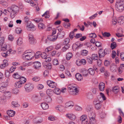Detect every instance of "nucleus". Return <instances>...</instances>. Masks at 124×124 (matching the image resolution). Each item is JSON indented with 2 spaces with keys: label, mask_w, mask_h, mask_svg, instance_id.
Returning a JSON list of instances; mask_svg holds the SVG:
<instances>
[{
  "label": "nucleus",
  "mask_w": 124,
  "mask_h": 124,
  "mask_svg": "<svg viewBox=\"0 0 124 124\" xmlns=\"http://www.w3.org/2000/svg\"><path fill=\"white\" fill-rule=\"evenodd\" d=\"M68 87L69 93L70 94L74 95L78 94L79 90L75 85L73 84H69Z\"/></svg>",
  "instance_id": "f257e3e1"
},
{
  "label": "nucleus",
  "mask_w": 124,
  "mask_h": 124,
  "mask_svg": "<svg viewBox=\"0 0 124 124\" xmlns=\"http://www.w3.org/2000/svg\"><path fill=\"white\" fill-rule=\"evenodd\" d=\"M19 10V7L15 5H13L7 8L8 11L11 13L10 16L12 18L15 17L16 13L18 12Z\"/></svg>",
  "instance_id": "f03ea898"
},
{
  "label": "nucleus",
  "mask_w": 124,
  "mask_h": 124,
  "mask_svg": "<svg viewBox=\"0 0 124 124\" xmlns=\"http://www.w3.org/2000/svg\"><path fill=\"white\" fill-rule=\"evenodd\" d=\"M115 8L116 10L122 12L124 10V0H117L116 2Z\"/></svg>",
  "instance_id": "7ed1b4c3"
},
{
  "label": "nucleus",
  "mask_w": 124,
  "mask_h": 124,
  "mask_svg": "<svg viewBox=\"0 0 124 124\" xmlns=\"http://www.w3.org/2000/svg\"><path fill=\"white\" fill-rule=\"evenodd\" d=\"M34 55V53L32 52H26L23 54L22 58L26 60H30L32 57H34L33 56Z\"/></svg>",
  "instance_id": "20e7f679"
},
{
  "label": "nucleus",
  "mask_w": 124,
  "mask_h": 124,
  "mask_svg": "<svg viewBox=\"0 0 124 124\" xmlns=\"http://www.w3.org/2000/svg\"><path fill=\"white\" fill-rule=\"evenodd\" d=\"M5 80L4 83V82L2 84V86L0 87V92H1L4 93L6 92V87L8 86V83L7 82L9 81V78H4ZM3 80V79H2Z\"/></svg>",
  "instance_id": "39448f33"
},
{
  "label": "nucleus",
  "mask_w": 124,
  "mask_h": 124,
  "mask_svg": "<svg viewBox=\"0 0 124 124\" xmlns=\"http://www.w3.org/2000/svg\"><path fill=\"white\" fill-rule=\"evenodd\" d=\"M88 115L90 120L88 124H95L96 121L95 119V115L94 113L90 112L88 113Z\"/></svg>",
  "instance_id": "423d86ee"
},
{
  "label": "nucleus",
  "mask_w": 124,
  "mask_h": 124,
  "mask_svg": "<svg viewBox=\"0 0 124 124\" xmlns=\"http://www.w3.org/2000/svg\"><path fill=\"white\" fill-rule=\"evenodd\" d=\"M34 85L32 83H28L26 84L24 86L25 90L27 92H30L32 91L33 89Z\"/></svg>",
  "instance_id": "0eeeda50"
},
{
  "label": "nucleus",
  "mask_w": 124,
  "mask_h": 124,
  "mask_svg": "<svg viewBox=\"0 0 124 124\" xmlns=\"http://www.w3.org/2000/svg\"><path fill=\"white\" fill-rule=\"evenodd\" d=\"M109 52L110 51L106 49L104 50L103 51L102 49H100L99 51V57L100 58H102L104 57L105 55L109 54Z\"/></svg>",
  "instance_id": "6e6552de"
},
{
  "label": "nucleus",
  "mask_w": 124,
  "mask_h": 124,
  "mask_svg": "<svg viewBox=\"0 0 124 124\" xmlns=\"http://www.w3.org/2000/svg\"><path fill=\"white\" fill-rule=\"evenodd\" d=\"M47 85L50 87L52 88H54L56 86V84L54 82L48 80L47 81Z\"/></svg>",
  "instance_id": "1a4fd4ad"
},
{
  "label": "nucleus",
  "mask_w": 124,
  "mask_h": 124,
  "mask_svg": "<svg viewBox=\"0 0 124 124\" xmlns=\"http://www.w3.org/2000/svg\"><path fill=\"white\" fill-rule=\"evenodd\" d=\"M27 27L29 28H31V30L33 31L35 30V26L31 23L30 21L28 23Z\"/></svg>",
  "instance_id": "9d476101"
},
{
  "label": "nucleus",
  "mask_w": 124,
  "mask_h": 124,
  "mask_svg": "<svg viewBox=\"0 0 124 124\" xmlns=\"http://www.w3.org/2000/svg\"><path fill=\"white\" fill-rule=\"evenodd\" d=\"M10 53L14 54V51L11 49H10L9 50L7 51L6 53L4 52L2 53L1 54L3 56L6 57L8 56V54Z\"/></svg>",
  "instance_id": "9b49d317"
},
{
  "label": "nucleus",
  "mask_w": 124,
  "mask_h": 124,
  "mask_svg": "<svg viewBox=\"0 0 124 124\" xmlns=\"http://www.w3.org/2000/svg\"><path fill=\"white\" fill-rule=\"evenodd\" d=\"M66 116L71 120H74L76 118V116L72 114H68L66 115Z\"/></svg>",
  "instance_id": "f8f14e48"
},
{
  "label": "nucleus",
  "mask_w": 124,
  "mask_h": 124,
  "mask_svg": "<svg viewBox=\"0 0 124 124\" xmlns=\"http://www.w3.org/2000/svg\"><path fill=\"white\" fill-rule=\"evenodd\" d=\"M33 122L35 124L40 123L43 121L42 118L40 117H38L34 119L33 120Z\"/></svg>",
  "instance_id": "ddd939ff"
},
{
  "label": "nucleus",
  "mask_w": 124,
  "mask_h": 124,
  "mask_svg": "<svg viewBox=\"0 0 124 124\" xmlns=\"http://www.w3.org/2000/svg\"><path fill=\"white\" fill-rule=\"evenodd\" d=\"M33 67L35 69H39L41 67V64L39 62H33Z\"/></svg>",
  "instance_id": "4468645a"
},
{
  "label": "nucleus",
  "mask_w": 124,
  "mask_h": 124,
  "mask_svg": "<svg viewBox=\"0 0 124 124\" xmlns=\"http://www.w3.org/2000/svg\"><path fill=\"white\" fill-rule=\"evenodd\" d=\"M29 43L31 44H33L35 43V41L32 35L29 34Z\"/></svg>",
  "instance_id": "2eb2a0df"
},
{
  "label": "nucleus",
  "mask_w": 124,
  "mask_h": 124,
  "mask_svg": "<svg viewBox=\"0 0 124 124\" xmlns=\"http://www.w3.org/2000/svg\"><path fill=\"white\" fill-rule=\"evenodd\" d=\"M57 38V36L52 35L49 36L47 37V39L51 41H55Z\"/></svg>",
  "instance_id": "dca6fc26"
},
{
  "label": "nucleus",
  "mask_w": 124,
  "mask_h": 124,
  "mask_svg": "<svg viewBox=\"0 0 124 124\" xmlns=\"http://www.w3.org/2000/svg\"><path fill=\"white\" fill-rule=\"evenodd\" d=\"M97 98L98 99V100H95L93 101V104L95 105L98 104H100V102H102V99H101V97L100 96H98Z\"/></svg>",
  "instance_id": "f3484780"
},
{
  "label": "nucleus",
  "mask_w": 124,
  "mask_h": 124,
  "mask_svg": "<svg viewBox=\"0 0 124 124\" xmlns=\"http://www.w3.org/2000/svg\"><path fill=\"white\" fill-rule=\"evenodd\" d=\"M8 65V61L7 60H4L3 61V63L1 65L0 67L1 69L4 68Z\"/></svg>",
  "instance_id": "a211bd4d"
},
{
  "label": "nucleus",
  "mask_w": 124,
  "mask_h": 124,
  "mask_svg": "<svg viewBox=\"0 0 124 124\" xmlns=\"http://www.w3.org/2000/svg\"><path fill=\"white\" fill-rule=\"evenodd\" d=\"M124 23V16H122L118 18L117 23L120 24H123Z\"/></svg>",
  "instance_id": "6ab92c4d"
},
{
  "label": "nucleus",
  "mask_w": 124,
  "mask_h": 124,
  "mask_svg": "<svg viewBox=\"0 0 124 124\" xmlns=\"http://www.w3.org/2000/svg\"><path fill=\"white\" fill-rule=\"evenodd\" d=\"M65 34V32L64 31L59 32L58 33L57 36V38L59 39H62L64 37Z\"/></svg>",
  "instance_id": "aec40b11"
},
{
  "label": "nucleus",
  "mask_w": 124,
  "mask_h": 124,
  "mask_svg": "<svg viewBox=\"0 0 124 124\" xmlns=\"http://www.w3.org/2000/svg\"><path fill=\"white\" fill-rule=\"evenodd\" d=\"M98 86L100 91H104L105 88V84L103 82L100 83Z\"/></svg>",
  "instance_id": "412c9836"
},
{
  "label": "nucleus",
  "mask_w": 124,
  "mask_h": 124,
  "mask_svg": "<svg viewBox=\"0 0 124 124\" xmlns=\"http://www.w3.org/2000/svg\"><path fill=\"white\" fill-rule=\"evenodd\" d=\"M112 91L115 94H117L119 92V88L118 86H115L112 88Z\"/></svg>",
  "instance_id": "4be33fe9"
},
{
  "label": "nucleus",
  "mask_w": 124,
  "mask_h": 124,
  "mask_svg": "<svg viewBox=\"0 0 124 124\" xmlns=\"http://www.w3.org/2000/svg\"><path fill=\"white\" fill-rule=\"evenodd\" d=\"M15 112L13 110H8L7 111V114L10 116H14L15 114Z\"/></svg>",
  "instance_id": "5701e85b"
},
{
  "label": "nucleus",
  "mask_w": 124,
  "mask_h": 124,
  "mask_svg": "<svg viewBox=\"0 0 124 124\" xmlns=\"http://www.w3.org/2000/svg\"><path fill=\"white\" fill-rule=\"evenodd\" d=\"M22 84L18 80L16 81L15 83V86L17 88H19L21 87Z\"/></svg>",
  "instance_id": "b1692460"
},
{
  "label": "nucleus",
  "mask_w": 124,
  "mask_h": 124,
  "mask_svg": "<svg viewBox=\"0 0 124 124\" xmlns=\"http://www.w3.org/2000/svg\"><path fill=\"white\" fill-rule=\"evenodd\" d=\"M80 54L82 55L83 56H86L88 54V52L86 50H83L81 51Z\"/></svg>",
  "instance_id": "393cba45"
},
{
  "label": "nucleus",
  "mask_w": 124,
  "mask_h": 124,
  "mask_svg": "<svg viewBox=\"0 0 124 124\" xmlns=\"http://www.w3.org/2000/svg\"><path fill=\"white\" fill-rule=\"evenodd\" d=\"M41 106L42 108L44 110H46L48 109L49 106L48 104L45 103H43L41 104Z\"/></svg>",
  "instance_id": "a878e982"
},
{
  "label": "nucleus",
  "mask_w": 124,
  "mask_h": 124,
  "mask_svg": "<svg viewBox=\"0 0 124 124\" xmlns=\"http://www.w3.org/2000/svg\"><path fill=\"white\" fill-rule=\"evenodd\" d=\"M74 104L72 101H69L66 103L65 104V107H72L74 106Z\"/></svg>",
  "instance_id": "bb28decb"
},
{
  "label": "nucleus",
  "mask_w": 124,
  "mask_h": 124,
  "mask_svg": "<svg viewBox=\"0 0 124 124\" xmlns=\"http://www.w3.org/2000/svg\"><path fill=\"white\" fill-rule=\"evenodd\" d=\"M6 102V98L5 97L3 96L0 97V103L4 104Z\"/></svg>",
  "instance_id": "cd10ccee"
},
{
  "label": "nucleus",
  "mask_w": 124,
  "mask_h": 124,
  "mask_svg": "<svg viewBox=\"0 0 124 124\" xmlns=\"http://www.w3.org/2000/svg\"><path fill=\"white\" fill-rule=\"evenodd\" d=\"M116 69V65L113 64L111 65L110 70L112 71H115Z\"/></svg>",
  "instance_id": "c85d7f7f"
},
{
  "label": "nucleus",
  "mask_w": 124,
  "mask_h": 124,
  "mask_svg": "<svg viewBox=\"0 0 124 124\" xmlns=\"http://www.w3.org/2000/svg\"><path fill=\"white\" fill-rule=\"evenodd\" d=\"M38 28L39 29H43L45 28V26L43 23H40L38 24Z\"/></svg>",
  "instance_id": "c756f323"
},
{
  "label": "nucleus",
  "mask_w": 124,
  "mask_h": 124,
  "mask_svg": "<svg viewBox=\"0 0 124 124\" xmlns=\"http://www.w3.org/2000/svg\"><path fill=\"white\" fill-rule=\"evenodd\" d=\"M53 91L55 94L58 95L60 94L61 93V90L58 88L54 89Z\"/></svg>",
  "instance_id": "7c9ffc66"
},
{
  "label": "nucleus",
  "mask_w": 124,
  "mask_h": 124,
  "mask_svg": "<svg viewBox=\"0 0 124 124\" xmlns=\"http://www.w3.org/2000/svg\"><path fill=\"white\" fill-rule=\"evenodd\" d=\"M73 55L71 53H68L66 55V58L67 60H69L72 57Z\"/></svg>",
  "instance_id": "2f4dec72"
},
{
  "label": "nucleus",
  "mask_w": 124,
  "mask_h": 124,
  "mask_svg": "<svg viewBox=\"0 0 124 124\" xmlns=\"http://www.w3.org/2000/svg\"><path fill=\"white\" fill-rule=\"evenodd\" d=\"M70 45L69 44L65 45L63 47L62 50L63 52L65 51L66 50L68 49L69 48Z\"/></svg>",
  "instance_id": "473e14b6"
},
{
  "label": "nucleus",
  "mask_w": 124,
  "mask_h": 124,
  "mask_svg": "<svg viewBox=\"0 0 124 124\" xmlns=\"http://www.w3.org/2000/svg\"><path fill=\"white\" fill-rule=\"evenodd\" d=\"M53 93V92L52 90L50 89H48L46 91L47 94L49 96H51L52 95Z\"/></svg>",
  "instance_id": "72a5a7b5"
},
{
  "label": "nucleus",
  "mask_w": 124,
  "mask_h": 124,
  "mask_svg": "<svg viewBox=\"0 0 124 124\" xmlns=\"http://www.w3.org/2000/svg\"><path fill=\"white\" fill-rule=\"evenodd\" d=\"M32 99L33 101L36 102L38 101L39 100V99L37 95H34L32 97Z\"/></svg>",
  "instance_id": "f704fd0d"
},
{
  "label": "nucleus",
  "mask_w": 124,
  "mask_h": 124,
  "mask_svg": "<svg viewBox=\"0 0 124 124\" xmlns=\"http://www.w3.org/2000/svg\"><path fill=\"white\" fill-rule=\"evenodd\" d=\"M19 81L22 84H23L26 82L27 79L26 78H19Z\"/></svg>",
  "instance_id": "c9c22d12"
},
{
  "label": "nucleus",
  "mask_w": 124,
  "mask_h": 124,
  "mask_svg": "<svg viewBox=\"0 0 124 124\" xmlns=\"http://www.w3.org/2000/svg\"><path fill=\"white\" fill-rule=\"evenodd\" d=\"M87 119L86 115H82L80 117V120L81 122Z\"/></svg>",
  "instance_id": "e433bc0d"
},
{
  "label": "nucleus",
  "mask_w": 124,
  "mask_h": 124,
  "mask_svg": "<svg viewBox=\"0 0 124 124\" xmlns=\"http://www.w3.org/2000/svg\"><path fill=\"white\" fill-rule=\"evenodd\" d=\"M91 58L94 60H97L98 58L97 55L96 54H93L92 55Z\"/></svg>",
  "instance_id": "4c0bfd02"
},
{
  "label": "nucleus",
  "mask_w": 124,
  "mask_h": 124,
  "mask_svg": "<svg viewBox=\"0 0 124 124\" xmlns=\"http://www.w3.org/2000/svg\"><path fill=\"white\" fill-rule=\"evenodd\" d=\"M11 104L14 107H18L19 106V105L18 104V102L16 101H12L11 102Z\"/></svg>",
  "instance_id": "58836bf2"
},
{
  "label": "nucleus",
  "mask_w": 124,
  "mask_h": 124,
  "mask_svg": "<svg viewBox=\"0 0 124 124\" xmlns=\"http://www.w3.org/2000/svg\"><path fill=\"white\" fill-rule=\"evenodd\" d=\"M49 13V12L48 11H46L44 14L42 15V16L43 17L44 16H45V18H48L49 16L48 15Z\"/></svg>",
  "instance_id": "ea45409f"
},
{
  "label": "nucleus",
  "mask_w": 124,
  "mask_h": 124,
  "mask_svg": "<svg viewBox=\"0 0 124 124\" xmlns=\"http://www.w3.org/2000/svg\"><path fill=\"white\" fill-rule=\"evenodd\" d=\"M81 73L82 74V75L83 77H87L88 75V71L86 70L82 71Z\"/></svg>",
  "instance_id": "a19ab883"
},
{
  "label": "nucleus",
  "mask_w": 124,
  "mask_h": 124,
  "mask_svg": "<svg viewBox=\"0 0 124 124\" xmlns=\"http://www.w3.org/2000/svg\"><path fill=\"white\" fill-rule=\"evenodd\" d=\"M110 46L112 49L115 48L116 46V43L115 42H113L111 44Z\"/></svg>",
  "instance_id": "79ce46f5"
},
{
  "label": "nucleus",
  "mask_w": 124,
  "mask_h": 124,
  "mask_svg": "<svg viewBox=\"0 0 124 124\" xmlns=\"http://www.w3.org/2000/svg\"><path fill=\"white\" fill-rule=\"evenodd\" d=\"M100 96L101 97V99H102V101L103 100H105L106 99V97L104 94L102 93H100V95L99 96Z\"/></svg>",
  "instance_id": "37998d69"
},
{
  "label": "nucleus",
  "mask_w": 124,
  "mask_h": 124,
  "mask_svg": "<svg viewBox=\"0 0 124 124\" xmlns=\"http://www.w3.org/2000/svg\"><path fill=\"white\" fill-rule=\"evenodd\" d=\"M88 71L91 75H93L94 74V71L93 69H89L88 70Z\"/></svg>",
  "instance_id": "c03bdc74"
},
{
  "label": "nucleus",
  "mask_w": 124,
  "mask_h": 124,
  "mask_svg": "<svg viewBox=\"0 0 124 124\" xmlns=\"http://www.w3.org/2000/svg\"><path fill=\"white\" fill-rule=\"evenodd\" d=\"M19 91L17 89H13L12 90V93L15 94H17L18 93Z\"/></svg>",
  "instance_id": "a18cd8bd"
},
{
  "label": "nucleus",
  "mask_w": 124,
  "mask_h": 124,
  "mask_svg": "<svg viewBox=\"0 0 124 124\" xmlns=\"http://www.w3.org/2000/svg\"><path fill=\"white\" fill-rule=\"evenodd\" d=\"M70 39L69 38H67L65 39L64 40V42L63 43L65 45L69 44L68 43L70 42Z\"/></svg>",
  "instance_id": "49530a36"
},
{
  "label": "nucleus",
  "mask_w": 124,
  "mask_h": 124,
  "mask_svg": "<svg viewBox=\"0 0 124 124\" xmlns=\"http://www.w3.org/2000/svg\"><path fill=\"white\" fill-rule=\"evenodd\" d=\"M117 20L116 17H114L112 21V24L113 25H115L117 23Z\"/></svg>",
  "instance_id": "de8ad7c7"
},
{
  "label": "nucleus",
  "mask_w": 124,
  "mask_h": 124,
  "mask_svg": "<svg viewBox=\"0 0 124 124\" xmlns=\"http://www.w3.org/2000/svg\"><path fill=\"white\" fill-rule=\"evenodd\" d=\"M44 87V85L40 84H39L37 86V88L39 90H41Z\"/></svg>",
  "instance_id": "09e8293b"
},
{
  "label": "nucleus",
  "mask_w": 124,
  "mask_h": 124,
  "mask_svg": "<svg viewBox=\"0 0 124 124\" xmlns=\"http://www.w3.org/2000/svg\"><path fill=\"white\" fill-rule=\"evenodd\" d=\"M17 43L19 45H20L22 43V39L21 38H19L17 41Z\"/></svg>",
  "instance_id": "8fccbe9b"
},
{
  "label": "nucleus",
  "mask_w": 124,
  "mask_h": 124,
  "mask_svg": "<svg viewBox=\"0 0 124 124\" xmlns=\"http://www.w3.org/2000/svg\"><path fill=\"white\" fill-rule=\"evenodd\" d=\"M103 35L104 37H108L111 35L108 32H105L102 34Z\"/></svg>",
  "instance_id": "3c124183"
},
{
  "label": "nucleus",
  "mask_w": 124,
  "mask_h": 124,
  "mask_svg": "<svg viewBox=\"0 0 124 124\" xmlns=\"http://www.w3.org/2000/svg\"><path fill=\"white\" fill-rule=\"evenodd\" d=\"M1 46V50L3 51H5L7 50V46L6 45H2Z\"/></svg>",
  "instance_id": "603ef678"
},
{
  "label": "nucleus",
  "mask_w": 124,
  "mask_h": 124,
  "mask_svg": "<svg viewBox=\"0 0 124 124\" xmlns=\"http://www.w3.org/2000/svg\"><path fill=\"white\" fill-rule=\"evenodd\" d=\"M75 109L77 111H81L82 110V107L76 105L75 107Z\"/></svg>",
  "instance_id": "864d4df0"
},
{
  "label": "nucleus",
  "mask_w": 124,
  "mask_h": 124,
  "mask_svg": "<svg viewBox=\"0 0 124 124\" xmlns=\"http://www.w3.org/2000/svg\"><path fill=\"white\" fill-rule=\"evenodd\" d=\"M93 59L92 58L89 57L87 59V60L90 64H92L93 62Z\"/></svg>",
  "instance_id": "5fc2aeb1"
},
{
  "label": "nucleus",
  "mask_w": 124,
  "mask_h": 124,
  "mask_svg": "<svg viewBox=\"0 0 124 124\" xmlns=\"http://www.w3.org/2000/svg\"><path fill=\"white\" fill-rule=\"evenodd\" d=\"M53 63L54 65H57L58 64V60L54 59L53 61Z\"/></svg>",
  "instance_id": "6e6d98bb"
},
{
  "label": "nucleus",
  "mask_w": 124,
  "mask_h": 124,
  "mask_svg": "<svg viewBox=\"0 0 124 124\" xmlns=\"http://www.w3.org/2000/svg\"><path fill=\"white\" fill-rule=\"evenodd\" d=\"M16 32L17 34H20L22 31V30L20 28H17L16 29Z\"/></svg>",
  "instance_id": "4d7b16f0"
},
{
  "label": "nucleus",
  "mask_w": 124,
  "mask_h": 124,
  "mask_svg": "<svg viewBox=\"0 0 124 124\" xmlns=\"http://www.w3.org/2000/svg\"><path fill=\"white\" fill-rule=\"evenodd\" d=\"M41 56L43 59H45L47 56V54L45 53H43L41 54Z\"/></svg>",
  "instance_id": "13d9d810"
},
{
  "label": "nucleus",
  "mask_w": 124,
  "mask_h": 124,
  "mask_svg": "<svg viewBox=\"0 0 124 124\" xmlns=\"http://www.w3.org/2000/svg\"><path fill=\"white\" fill-rule=\"evenodd\" d=\"M89 37L94 38L96 37V35L94 33H92L89 34Z\"/></svg>",
  "instance_id": "bf43d9fd"
},
{
  "label": "nucleus",
  "mask_w": 124,
  "mask_h": 124,
  "mask_svg": "<svg viewBox=\"0 0 124 124\" xmlns=\"http://www.w3.org/2000/svg\"><path fill=\"white\" fill-rule=\"evenodd\" d=\"M79 48L82 47L83 46V44H82L78 42H77L75 44Z\"/></svg>",
  "instance_id": "052dcab7"
},
{
  "label": "nucleus",
  "mask_w": 124,
  "mask_h": 124,
  "mask_svg": "<svg viewBox=\"0 0 124 124\" xmlns=\"http://www.w3.org/2000/svg\"><path fill=\"white\" fill-rule=\"evenodd\" d=\"M110 63V62L107 60H105L104 62L105 65L107 66H108L109 65Z\"/></svg>",
  "instance_id": "680f3d73"
},
{
  "label": "nucleus",
  "mask_w": 124,
  "mask_h": 124,
  "mask_svg": "<svg viewBox=\"0 0 124 124\" xmlns=\"http://www.w3.org/2000/svg\"><path fill=\"white\" fill-rule=\"evenodd\" d=\"M4 42V38H1L0 39V46L3 45Z\"/></svg>",
  "instance_id": "e2e57ef3"
},
{
  "label": "nucleus",
  "mask_w": 124,
  "mask_h": 124,
  "mask_svg": "<svg viewBox=\"0 0 124 124\" xmlns=\"http://www.w3.org/2000/svg\"><path fill=\"white\" fill-rule=\"evenodd\" d=\"M49 120L51 121H54L55 120V118L52 116H50L48 118Z\"/></svg>",
  "instance_id": "0e129e2a"
},
{
  "label": "nucleus",
  "mask_w": 124,
  "mask_h": 124,
  "mask_svg": "<svg viewBox=\"0 0 124 124\" xmlns=\"http://www.w3.org/2000/svg\"><path fill=\"white\" fill-rule=\"evenodd\" d=\"M5 75L6 78H8L10 76V73L8 71H6L5 72Z\"/></svg>",
  "instance_id": "69168bd1"
},
{
  "label": "nucleus",
  "mask_w": 124,
  "mask_h": 124,
  "mask_svg": "<svg viewBox=\"0 0 124 124\" xmlns=\"http://www.w3.org/2000/svg\"><path fill=\"white\" fill-rule=\"evenodd\" d=\"M74 34V31H72L70 32L69 36L70 37L71 39L73 38V36Z\"/></svg>",
  "instance_id": "338daca9"
},
{
  "label": "nucleus",
  "mask_w": 124,
  "mask_h": 124,
  "mask_svg": "<svg viewBox=\"0 0 124 124\" xmlns=\"http://www.w3.org/2000/svg\"><path fill=\"white\" fill-rule=\"evenodd\" d=\"M72 47L73 50L74 51L76 50V49H78L79 48L75 44H74L73 45Z\"/></svg>",
  "instance_id": "774afa93"
}]
</instances>
